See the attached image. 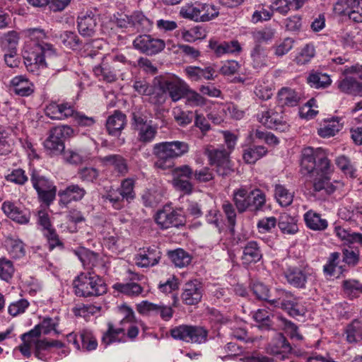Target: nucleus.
Masks as SVG:
<instances>
[{
    "label": "nucleus",
    "mask_w": 362,
    "mask_h": 362,
    "mask_svg": "<svg viewBox=\"0 0 362 362\" xmlns=\"http://www.w3.org/2000/svg\"><path fill=\"white\" fill-rule=\"evenodd\" d=\"M300 166L307 173H312L311 182L315 195L325 197L335 192L337 187L331 182L334 168L322 148L310 146L303 148Z\"/></svg>",
    "instance_id": "nucleus-1"
},
{
    "label": "nucleus",
    "mask_w": 362,
    "mask_h": 362,
    "mask_svg": "<svg viewBox=\"0 0 362 362\" xmlns=\"http://www.w3.org/2000/svg\"><path fill=\"white\" fill-rule=\"evenodd\" d=\"M267 351L278 359L284 360L290 354L292 347L282 334H277L267 346Z\"/></svg>",
    "instance_id": "nucleus-25"
},
{
    "label": "nucleus",
    "mask_w": 362,
    "mask_h": 362,
    "mask_svg": "<svg viewBox=\"0 0 362 362\" xmlns=\"http://www.w3.org/2000/svg\"><path fill=\"white\" fill-rule=\"evenodd\" d=\"M53 347L62 349L59 354H64V356H66L69 353V350L65 348L64 344L62 341L54 339L49 341L44 339L36 341L35 351H34V354L35 357L40 360L49 361L51 356L49 355L48 352L49 349Z\"/></svg>",
    "instance_id": "nucleus-23"
},
{
    "label": "nucleus",
    "mask_w": 362,
    "mask_h": 362,
    "mask_svg": "<svg viewBox=\"0 0 362 362\" xmlns=\"http://www.w3.org/2000/svg\"><path fill=\"white\" fill-rule=\"evenodd\" d=\"M338 88L346 94L362 96V83L352 77H346L340 81Z\"/></svg>",
    "instance_id": "nucleus-34"
},
{
    "label": "nucleus",
    "mask_w": 362,
    "mask_h": 362,
    "mask_svg": "<svg viewBox=\"0 0 362 362\" xmlns=\"http://www.w3.org/2000/svg\"><path fill=\"white\" fill-rule=\"evenodd\" d=\"M141 199L145 206L155 207L161 202L162 195L156 190L148 189L144 192Z\"/></svg>",
    "instance_id": "nucleus-59"
},
{
    "label": "nucleus",
    "mask_w": 362,
    "mask_h": 362,
    "mask_svg": "<svg viewBox=\"0 0 362 362\" xmlns=\"http://www.w3.org/2000/svg\"><path fill=\"white\" fill-rule=\"evenodd\" d=\"M233 201L240 214L247 211L257 214L263 211L266 204V195L259 189L249 192L245 186L233 191Z\"/></svg>",
    "instance_id": "nucleus-5"
},
{
    "label": "nucleus",
    "mask_w": 362,
    "mask_h": 362,
    "mask_svg": "<svg viewBox=\"0 0 362 362\" xmlns=\"http://www.w3.org/2000/svg\"><path fill=\"white\" fill-rule=\"evenodd\" d=\"M257 119L266 128L281 132H287L290 127L281 108L279 111L275 109L264 110L257 115Z\"/></svg>",
    "instance_id": "nucleus-11"
},
{
    "label": "nucleus",
    "mask_w": 362,
    "mask_h": 362,
    "mask_svg": "<svg viewBox=\"0 0 362 362\" xmlns=\"http://www.w3.org/2000/svg\"><path fill=\"white\" fill-rule=\"evenodd\" d=\"M282 309L287 310L292 317L303 316L306 312L305 306L300 303L299 298L295 297L293 294L286 301Z\"/></svg>",
    "instance_id": "nucleus-47"
},
{
    "label": "nucleus",
    "mask_w": 362,
    "mask_h": 362,
    "mask_svg": "<svg viewBox=\"0 0 362 362\" xmlns=\"http://www.w3.org/2000/svg\"><path fill=\"white\" fill-rule=\"evenodd\" d=\"M139 313L146 315H159L164 321H169L173 316L174 310L170 305L163 303L155 304L144 300L137 305Z\"/></svg>",
    "instance_id": "nucleus-17"
},
{
    "label": "nucleus",
    "mask_w": 362,
    "mask_h": 362,
    "mask_svg": "<svg viewBox=\"0 0 362 362\" xmlns=\"http://www.w3.org/2000/svg\"><path fill=\"white\" fill-rule=\"evenodd\" d=\"M307 83L313 88H326L331 84L332 80L326 74L312 71L307 77Z\"/></svg>",
    "instance_id": "nucleus-38"
},
{
    "label": "nucleus",
    "mask_w": 362,
    "mask_h": 362,
    "mask_svg": "<svg viewBox=\"0 0 362 362\" xmlns=\"http://www.w3.org/2000/svg\"><path fill=\"white\" fill-rule=\"evenodd\" d=\"M74 107L70 103H57L49 102L45 108V115L54 120H64L71 117L74 114Z\"/></svg>",
    "instance_id": "nucleus-20"
},
{
    "label": "nucleus",
    "mask_w": 362,
    "mask_h": 362,
    "mask_svg": "<svg viewBox=\"0 0 362 362\" xmlns=\"http://www.w3.org/2000/svg\"><path fill=\"white\" fill-rule=\"evenodd\" d=\"M274 197L280 206L286 207L292 204L293 194L284 185L276 184L274 186Z\"/></svg>",
    "instance_id": "nucleus-44"
},
{
    "label": "nucleus",
    "mask_w": 362,
    "mask_h": 362,
    "mask_svg": "<svg viewBox=\"0 0 362 362\" xmlns=\"http://www.w3.org/2000/svg\"><path fill=\"white\" fill-rule=\"evenodd\" d=\"M1 209L8 218L18 223L27 224L30 221V211L13 202H4Z\"/></svg>",
    "instance_id": "nucleus-21"
},
{
    "label": "nucleus",
    "mask_w": 362,
    "mask_h": 362,
    "mask_svg": "<svg viewBox=\"0 0 362 362\" xmlns=\"http://www.w3.org/2000/svg\"><path fill=\"white\" fill-rule=\"evenodd\" d=\"M73 134V129L68 125L52 128L49 136L44 141V147L47 153L51 156L61 154L65 148L64 140L72 136Z\"/></svg>",
    "instance_id": "nucleus-9"
},
{
    "label": "nucleus",
    "mask_w": 362,
    "mask_h": 362,
    "mask_svg": "<svg viewBox=\"0 0 362 362\" xmlns=\"http://www.w3.org/2000/svg\"><path fill=\"white\" fill-rule=\"evenodd\" d=\"M222 209L226 215L228 228L231 234L235 233V226L236 225V212L233 205L228 201H225L222 204Z\"/></svg>",
    "instance_id": "nucleus-54"
},
{
    "label": "nucleus",
    "mask_w": 362,
    "mask_h": 362,
    "mask_svg": "<svg viewBox=\"0 0 362 362\" xmlns=\"http://www.w3.org/2000/svg\"><path fill=\"white\" fill-rule=\"evenodd\" d=\"M73 291L78 297H98L107 293V285L95 272H81L73 280Z\"/></svg>",
    "instance_id": "nucleus-4"
},
{
    "label": "nucleus",
    "mask_w": 362,
    "mask_h": 362,
    "mask_svg": "<svg viewBox=\"0 0 362 362\" xmlns=\"http://www.w3.org/2000/svg\"><path fill=\"white\" fill-rule=\"evenodd\" d=\"M14 145V140L8 129L0 127V156L9 154Z\"/></svg>",
    "instance_id": "nucleus-40"
},
{
    "label": "nucleus",
    "mask_w": 362,
    "mask_h": 362,
    "mask_svg": "<svg viewBox=\"0 0 362 362\" xmlns=\"http://www.w3.org/2000/svg\"><path fill=\"white\" fill-rule=\"evenodd\" d=\"M209 331L204 327L190 325L189 342L192 344H204L208 341Z\"/></svg>",
    "instance_id": "nucleus-46"
},
{
    "label": "nucleus",
    "mask_w": 362,
    "mask_h": 362,
    "mask_svg": "<svg viewBox=\"0 0 362 362\" xmlns=\"http://www.w3.org/2000/svg\"><path fill=\"white\" fill-rule=\"evenodd\" d=\"M346 339L350 344L362 341V321L354 320L345 329Z\"/></svg>",
    "instance_id": "nucleus-37"
},
{
    "label": "nucleus",
    "mask_w": 362,
    "mask_h": 362,
    "mask_svg": "<svg viewBox=\"0 0 362 362\" xmlns=\"http://www.w3.org/2000/svg\"><path fill=\"white\" fill-rule=\"evenodd\" d=\"M87 192L84 187L78 184H69L64 189L59 190V204L62 206H67L70 203L80 202L86 195Z\"/></svg>",
    "instance_id": "nucleus-24"
},
{
    "label": "nucleus",
    "mask_w": 362,
    "mask_h": 362,
    "mask_svg": "<svg viewBox=\"0 0 362 362\" xmlns=\"http://www.w3.org/2000/svg\"><path fill=\"white\" fill-rule=\"evenodd\" d=\"M185 72L188 78L192 81H211L214 80L217 76L215 69L211 66L204 68L189 66L185 68Z\"/></svg>",
    "instance_id": "nucleus-28"
},
{
    "label": "nucleus",
    "mask_w": 362,
    "mask_h": 362,
    "mask_svg": "<svg viewBox=\"0 0 362 362\" xmlns=\"http://www.w3.org/2000/svg\"><path fill=\"white\" fill-rule=\"evenodd\" d=\"M278 227L284 235H294L298 231L297 220L288 214H281L278 218Z\"/></svg>",
    "instance_id": "nucleus-32"
},
{
    "label": "nucleus",
    "mask_w": 362,
    "mask_h": 362,
    "mask_svg": "<svg viewBox=\"0 0 362 362\" xmlns=\"http://www.w3.org/2000/svg\"><path fill=\"white\" fill-rule=\"evenodd\" d=\"M282 276L290 286L302 290L316 279L315 273L308 265L288 266L283 270Z\"/></svg>",
    "instance_id": "nucleus-7"
},
{
    "label": "nucleus",
    "mask_w": 362,
    "mask_h": 362,
    "mask_svg": "<svg viewBox=\"0 0 362 362\" xmlns=\"http://www.w3.org/2000/svg\"><path fill=\"white\" fill-rule=\"evenodd\" d=\"M27 40L23 49L24 64L28 71L37 72L39 68H45L51 64V60L57 59L53 45L43 40L47 35L40 28H30L26 30Z\"/></svg>",
    "instance_id": "nucleus-2"
},
{
    "label": "nucleus",
    "mask_w": 362,
    "mask_h": 362,
    "mask_svg": "<svg viewBox=\"0 0 362 362\" xmlns=\"http://www.w3.org/2000/svg\"><path fill=\"white\" fill-rule=\"evenodd\" d=\"M218 11L215 6L195 1L183 6L180 11V16L184 18L196 22L209 21L218 16Z\"/></svg>",
    "instance_id": "nucleus-8"
},
{
    "label": "nucleus",
    "mask_w": 362,
    "mask_h": 362,
    "mask_svg": "<svg viewBox=\"0 0 362 362\" xmlns=\"http://www.w3.org/2000/svg\"><path fill=\"white\" fill-rule=\"evenodd\" d=\"M300 100V95L290 88H282L278 93V100L281 105L296 106Z\"/></svg>",
    "instance_id": "nucleus-36"
},
{
    "label": "nucleus",
    "mask_w": 362,
    "mask_h": 362,
    "mask_svg": "<svg viewBox=\"0 0 362 362\" xmlns=\"http://www.w3.org/2000/svg\"><path fill=\"white\" fill-rule=\"evenodd\" d=\"M342 260L350 267H356L360 261V251L356 247H349L342 250Z\"/></svg>",
    "instance_id": "nucleus-52"
},
{
    "label": "nucleus",
    "mask_w": 362,
    "mask_h": 362,
    "mask_svg": "<svg viewBox=\"0 0 362 362\" xmlns=\"http://www.w3.org/2000/svg\"><path fill=\"white\" fill-rule=\"evenodd\" d=\"M205 220L208 224L214 226L219 234L221 233L223 230L221 214L217 209L213 208L207 211Z\"/></svg>",
    "instance_id": "nucleus-60"
},
{
    "label": "nucleus",
    "mask_w": 362,
    "mask_h": 362,
    "mask_svg": "<svg viewBox=\"0 0 362 362\" xmlns=\"http://www.w3.org/2000/svg\"><path fill=\"white\" fill-rule=\"evenodd\" d=\"M120 311L124 317L119 321V327H116L112 322H108L107 329L103 334L101 342L106 346L113 343L124 342L126 324L131 323L135 319L134 313L130 307L124 305L120 308Z\"/></svg>",
    "instance_id": "nucleus-6"
},
{
    "label": "nucleus",
    "mask_w": 362,
    "mask_h": 362,
    "mask_svg": "<svg viewBox=\"0 0 362 362\" xmlns=\"http://www.w3.org/2000/svg\"><path fill=\"white\" fill-rule=\"evenodd\" d=\"M282 327L286 334L293 341H300L303 339V335L299 332L298 326L291 321L283 319Z\"/></svg>",
    "instance_id": "nucleus-63"
},
{
    "label": "nucleus",
    "mask_w": 362,
    "mask_h": 362,
    "mask_svg": "<svg viewBox=\"0 0 362 362\" xmlns=\"http://www.w3.org/2000/svg\"><path fill=\"white\" fill-rule=\"evenodd\" d=\"M342 289L349 299L356 298L362 294V284L356 279H346L342 282Z\"/></svg>",
    "instance_id": "nucleus-39"
},
{
    "label": "nucleus",
    "mask_w": 362,
    "mask_h": 362,
    "mask_svg": "<svg viewBox=\"0 0 362 362\" xmlns=\"http://www.w3.org/2000/svg\"><path fill=\"white\" fill-rule=\"evenodd\" d=\"M78 175L83 182L94 183L98 180L100 173L99 170L95 168L84 167L78 170Z\"/></svg>",
    "instance_id": "nucleus-58"
},
{
    "label": "nucleus",
    "mask_w": 362,
    "mask_h": 362,
    "mask_svg": "<svg viewBox=\"0 0 362 362\" xmlns=\"http://www.w3.org/2000/svg\"><path fill=\"white\" fill-rule=\"evenodd\" d=\"M59 323V317H45L40 323L38 324L42 333L45 335L50 334L52 332L58 334L57 327Z\"/></svg>",
    "instance_id": "nucleus-57"
},
{
    "label": "nucleus",
    "mask_w": 362,
    "mask_h": 362,
    "mask_svg": "<svg viewBox=\"0 0 362 362\" xmlns=\"http://www.w3.org/2000/svg\"><path fill=\"white\" fill-rule=\"evenodd\" d=\"M278 220L274 216L264 217L257 223V228L260 233H272L277 225Z\"/></svg>",
    "instance_id": "nucleus-64"
},
{
    "label": "nucleus",
    "mask_w": 362,
    "mask_h": 362,
    "mask_svg": "<svg viewBox=\"0 0 362 362\" xmlns=\"http://www.w3.org/2000/svg\"><path fill=\"white\" fill-rule=\"evenodd\" d=\"M262 258V251L259 244L255 240L247 242L243 247L241 259L244 264H251L258 262Z\"/></svg>",
    "instance_id": "nucleus-29"
},
{
    "label": "nucleus",
    "mask_w": 362,
    "mask_h": 362,
    "mask_svg": "<svg viewBox=\"0 0 362 362\" xmlns=\"http://www.w3.org/2000/svg\"><path fill=\"white\" fill-rule=\"evenodd\" d=\"M189 150V144L181 141L156 144L153 147V153L156 158L155 166L162 170L168 169L173 166L174 159L185 155Z\"/></svg>",
    "instance_id": "nucleus-3"
},
{
    "label": "nucleus",
    "mask_w": 362,
    "mask_h": 362,
    "mask_svg": "<svg viewBox=\"0 0 362 362\" xmlns=\"http://www.w3.org/2000/svg\"><path fill=\"white\" fill-rule=\"evenodd\" d=\"M162 252L158 246L140 248L135 256L136 264L142 268L152 267L160 262Z\"/></svg>",
    "instance_id": "nucleus-16"
},
{
    "label": "nucleus",
    "mask_w": 362,
    "mask_h": 362,
    "mask_svg": "<svg viewBox=\"0 0 362 362\" xmlns=\"http://www.w3.org/2000/svg\"><path fill=\"white\" fill-rule=\"evenodd\" d=\"M159 86L168 93L169 97L174 102L180 100L187 90L188 86L177 77H169L159 83Z\"/></svg>",
    "instance_id": "nucleus-18"
},
{
    "label": "nucleus",
    "mask_w": 362,
    "mask_h": 362,
    "mask_svg": "<svg viewBox=\"0 0 362 362\" xmlns=\"http://www.w3.org/2000/svg\"><path fill=\"white\" fill-rule=\"evenodd\" d=\"M339 118H331L325 120V124L318 129L317 133L322 138H329L334 136L343 127V124Z\"/></svg>",
    "instance_id": "nucleus-35"
},
{
    "label": "nucleus",
    "mask_w": 362,
    "mask_h": 362,
    "mask_svg": "<svg viewBox=\"0 0 362 362\" xmlns=\"http://www.w3.org/2000/svg\"><path fill=\"white\" fill-rule=\"evenodd\" d=\"M267 153V149L263 146H250L244 150L243 158L247 163L253 164Z\"/></svg>",
    "instance_id": "nucleus-43"
},
{
    "label": "nucleus",
    "mask_w": 362,
    "mask_h": 362,
    "mask_svg": "<svg viewBox=\"0 0 362 362\" xmlns=\"http://www.w3.org/2000/svg\"><path fill=\"white\" fill-rule=\"evenodd\" d=\"M15 269L13 262L6 257L0 258V279L8 281L13 277Z\"/></svg>",
    "instance_id": "nucleus-61"
},
{
    "label": "nucleus",
    "mask_w": 362,
    "mask_h": 362,
    "mask_svg": "<svg viewBox=\"0 0 362 362\" xmlns=\"http://www.w3.org/2000/svg\"><path fill=\"white\" fill-rule=\"evenodd\" d=\"M104 201H107L112 207L116 210H120L125 206L126 199L122 197L119 191L117 189L110 187L106 193L102 196Z\"/></svg>",
    "instance_id": "nucleus-41"
},
{
    "label": "nucleus",
    "mask_w": 362,
    "mask_h": 362,
    "mask_svg": "<svg viewBox=\"0 0 362 362\" xmlns=\"http://www.w3.org/2000/svg\"><path fill=\"white\" fill-rule=\"evenodd\" d=\"M189 325H180L170 329V336L176 340H181L187 343L189 342Z\"/></svg>",
    "instance_id": "nucleus-62"
},
{
    "label": "nucleus",
    "mask_w": 362,
    "mask_h": 362,
    "mask_svg": "<svg viewBox=\"0 0 362 362\" xmlns=\"http://www.w3.org/2000/svg\"><path fill=\"white\" fill-rule=\"evenodd\" d=\"M135 49L147 55H154L161 52L165 47V42L154 38L150 35H140L133 41Z\"/></svg>",
    "instance_id": "nucleus-14"
},
{
    "label": "nucleus",
    "mask_w": 362,
    "mask_h": 362,
    "mask_svg": "<svg viewBox=\"0 0 362 362\" xmlns=\"http://www.w3.org/2000/svg\"><path fill=\"white\" fill-rule=\"evenodd\" d=\"M10 89L17 95L28 97L34 93L35 86L26 76L19 75L11 80Z\"/></svg>",
    "instance_id": "nucleus-26"
},
{
    "label": "nucleus",
    "mask_w": 362,
    "mask_h": 362,
    "mask_svg": "<svg viewBox=\"0 0 362 362\" xmlns=\"http://www.w3.org/2000/svg\"><path fill=\"white\" fill-rule=\"evenodd\" d=\"M168 257L175 266L180 268L187 267L192 261L191 255L181 248L169 251Z\"/></svg>",
    "instance_id": "nucleus-42"
},
{
    "label": "nucleus",
    "mask_w": 362,
    "mask_h": 362,
    "mask_svg": "<svg viewBox=\"0 0 362 362\" xmlns=\"http://www.w3.org/2000/svg\"><path fill=\"white\" fill-rule=\"evenodd\" d=\"M67 341L77 350L92 351L98 347V340L93 331L88 329H80L78 332H71L66 336Z\"/></svg>",
    "instance_id": "nucleus-12"
},
{
    "label": "nucleus",
    "mask_w": 362,
    "mask_h": 362,
    "mask_svg": "<svg viewBox=\"0 0 362 362\" xmlns=\"http://www.w3.org/2000/svg\"><path fill=\"white\" fill-rule=\"evenodd\" d=\"M30 181L32 182L33 187L37 191V193L45 189H48L49 188L54 186L52 182L49 181L45 177L40 175L35 170L33 171L31 174Z\"/></svg>",
    "instance_id": "nucleus-53"
},
{
    "label": "nucleus",
    "mask_w": 362,
    "mask_h": 362,
    "mask_svg": "<svg viewBox=\"0 0 362 362\" xmlns=\"http://www.w3.org/2000/svg\"><path fill=\"white\" fill-rule=\"evenodd\" d=\"M203 292L202 284L199 280H190L183 286L181 300L187 305H197L201 301Z\"/></svg>",
    "instance_id": "nucleus-19"
},
{
    "label": "nucleus",
    "mask_w": 362,
    "mask_h": 362,
    "mask_svg": "<svg viewBox=\"0 0 362 362\" xmlns=\"http://www.w3.org/2000/svg\"><path fill=\"white\" fill-rule=\"evenodd\" d=\"M138 132L137 139L142 144H148L152 142L158 132V128L156 126L148 124L136 130Z\"/></svg>",
    "instance_id": "nucleus-51"
},
{
    "label": "nucleus",
    "mask_w": 362,
    "mask_h": 362,
    "mask_svg": "<svg viewBox=\"0 0 362 362\" xmlns=\"http://www.w3.org/2000/svg\"><path fill=\"white\" fill-rule=\"evenodd\" d=\"M6 247L10 256L14 259H20L25 255V245L19 239H8Z\"/></svg>",
    "instance_id": "nucleus-49"
},
{
    "label": "nucleus",
    "mask_w": 362,
    "mask_h": 362,
    "mask_svg": "<svg viewBox=\"0 0 362 362\" xmlns=\"http://www.w3.org/2000/svg\"><path fill=\"white\" fill-rule=\"evenodd\" d=\"M101 310V306L93 304H78L73 308V313L76 317L85 319L95 315Z\"/></svg>",
    "instance_id": "nucleus-50"
},
{
    "label": "nucleus",
    "mask_w": 362,
    "mask_h": 362,
    "mask_svg": "<svg viewBox=\"0 0 362 362\" xmlns=\"http://www.w3.org/2000/svg\"><path fill=\"white\" fill-rule=\"evenodd\" d=\"M94 74L100 81L112 83L117 80V74L115 64L103 61L100 65L93 68Z\"/></svg>",
    "instance_id": "nucleus-30"
},
{
    "label": "nucleus",
    "mask_w": 362,
    "mask_h": 362,
    "mask_svg": "<svg viewBox=\"0 0 362 362\" xmlns=\"http://www.w3.org/2000/svg\"><path fill=\"white\" fill-rule=\"evenodd\" d=\"M305 226L310 230L322 231L327 229L328 222L325 218H322L321 214L313 210L308 211L303 216Z\"/></svg>",
    "instance_id": "nucleus-31"
},
{
    "label": "nucleus",
    "mask_w": 362,
    "mask_h": 362,
    "mask_svg": "<svg viewBox=\"0 0 362 362\" xmlns=\"http://www.w3.org/2000/svg\"><path fill=\"white\" fill-rule=\"evenodd\" d=\"M75 255L81 262L83 266L88 269H96L101 274L107 272V267L98 253L85 247L74 251Z\"/></svg>",
    "instance_id": "nucleus-15"
},
{
    "label": "nucleus",
    "mask_w": 362,
    "mask_h": 362,
    "mask_svg": "<svg viewBox=\"0 0 362 362\" xmlns=\"http://www.w3.org/2000/svg\"><path fill=\"white\" fill-rule=\"evenodd\" d=\"M127 124V116L119 110H115L106 121L105 127L108 134L118 136Z\"/></svg>",
    "instance_id": "nucleus-27"
},
{
    "label": "nucleus",
    "mask_w": 362,
    "mask_h": 362,
    "mask_svg": "<svg viewBox=\"0 0 362 362\" xmlns=\"http://www.w3.org/2000/svg\"><path fill=\"white\" fill-rule=\"evenodd\" d=\"M62 43L67 48L76 50L80 47L81 40L78 35L71 31H65L60 35Z\"/></svg>",
    "instance_id": "nucleus-56"
},
{
    "label": "nucleus",
    "mask_w": 362,
    "mask_h": 362,
    "mask_svg": "<svg viewBox=\"0 0 362 362\" xmlns=\"http://www.w3.org/2000/svg\"><path fill=\"white\" fill-rule=\"evenodd\" d=\"M155 221L161 229L172 227L184 226L186 219L181 209H174L169 205H165L156 215Z\"/></svg>",
    "instance_id": "nucleus-10"
},
{
    "label": "nucleus",
    "mask_w": 362,
    "mask_h": 362,
    "mask_svg": "<svg viewBox=\"0 0 362 362\" xmlns=\"http://www.w3.org/2000/svg\"><path fill=\"white\" fill-rule=\"evenodd\" d=\"M98 21V14L96 11L82 12L78 16V30L84 37L94 35Z\"/></svg>",
    "instance_id": "nucleus-22"
},
{
    "label": "nucleus",
    "mask_w": 362,
    "mask_h": 362,
    "mask_svg": "<svg viewBox=\"0 0 362 362\" xmlns=\"http://www.w3.org/2000/svg\"><path fill=\"white\" fill-rule=\"evenodd\" d=\"M134 184L133 179L126 178L122 181L120 186L116 188L126 199L127 204L131 203L136 197Z\"/></svg>",
    "instance_id": "nucleus-48"
},
{
    "label": "nucleus",
    "mask_w": 362,
    "mask_h": 362,
    "mask_svg": "<svg viewBox=\"0 0 362 362\" xmlns=\"http://www.w3.org/2000/svg\"><path fill=\"white\" fill-rule=\"evenodd\" d=\"M204 153L209 158V164L216 166L219 175L227 176L233 171L229 160L230 152L225 149L206 148Z\"/></svg>",
    "instance_id": "nucleus-13"
},
{
    "label": "nucleus",
    "mask_w": 362,
    "mask_h": 362,
    "mask_svg": "<svg viewBox=\"0 0 362 362\" xmlns=\"http://www.w3.org/2000/svg\"><path fill=\"white\" fill-rule=\"evenodd\" d=\"M103 163L110 164L113 166L115 170L120 175H125L129 168L127 160L120 155H108L101 158Z\"/></svg>",
    "instance_id": "nucleus-33"
},
{
    "label": "nucleus",
    "mask_w": 362,
    "mask_h": 362,
    "mask_svg": "<svg viewBox=\"0 0 362 362\" xmlns=\"http://www.w3.org/2000/svg\"><path fill=\"white\" fill-rule=\"evenodd\" d=\"M315 55V49L313 45L306 44L296 54L293 61L298 65H305L309 63Z\"/></svg>",
    "instance_id": "nucleus-45"
},
{
    "label": "nucleus",
    "mask_w": 362,
    "mask_h": 362,
    "mask_svg": "<svg viewBox=\"0 0 362 362\" xmlns=\"http://www.w3.org/2000/svg\"><path fill=\"white\" fill-rule=\"evenodd\" d=\"M337 166L350 177H356V168L351 160L345 156H339L335 160Z\"/></svg>",
    "instance_id": "nucleus-55"
}]
</instances>
